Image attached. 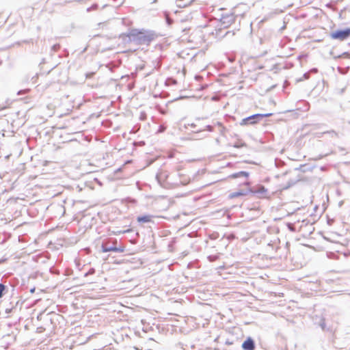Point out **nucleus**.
<instances>
[{
	"instance_id": "f257e3e1",
	"label": "nucleus",
	"mask_w": 350,
	"mask_h": 350,
	"mask_svg": "<svg viewBox=\"0 0 350 350\" xmlns=\"http://www.w3.org/2000/svg\"><path fill=\"white\" fill-rule=\"evenodd\" d=\"M157 37L154 31L133 29L128 33H122L120 36L124 41L126 42H133L137 45H149L151 42Z\"/></svg>"
},
{
	"instance_id": "f03ea898",
	"label": "nucleus",
	"mask_w": 350,
	"mask_h": 350,
	"mask_svg": "<svg viewBox=\"0 0 350 350\" xmlns=\"http://www.w3.org/2000/svg\"><path fill=\"white\" fill-rule=\"evenodd\" d=\"M101 251L103 252H114L122 253L125 251V246L122 244L118 245V240L114 238H111L103 241L101 244Z\"/></svg>"
},
{
	"instance_id": "7ed1b4c3",
	"label": "nucleus",
	"mask_w": 350,
	"mask_h": 350,
	"mask_svg": "<svg viewBox=\"0 0 350 350\" xmlns=\"http://www.w3.org/2000/svg\"><path fill=\"white\" fill-rule=\"evenodd\" d=\"M223 12L220 15V23L224 28L229 27L232 23L235 22V17L232 14L230 10H221Z\"/></svg>"
},
{
	"instance_id": "20e7f679",
	"label": "nucleus",
	"mask_w": 350,
	"mask_h": 350,
	"mask_svg": "<svg viewBox=\"0 0 350 350\" xmlns=\"http://www.w3.org/2000/svg\"><path fill=\"white\" fill-rule=\"evenodd\" d=\"M350 36V28L344 29H338L330 33V37L334 40H338L340 41L347 39Z\"/></svg>"
},
{
	"instance_id": "39448f33",
	"label": "nucleus",
	"mask_w": 350,
	"mask_h": 350,
	"mask_svg": "<svg viewBox=\"0 0 350 350\" xmlns=\"http://www.w3.org/2000/svg\"><path fill=\"white\" fill-rule=\"evenodd\" d=\"M247 10V6L245 3H240L238 5L233 8L230 12L234 15L235 18L238 17L242 18L244 16V14Z\"/></svg>"
},
{
	"instance_id": "423d86ee",
	"label": "nucleus",
	"mask_w": 350,
	"mask_h": 350,
	"mask_svg": "<svg viewBox=\"0 0 350 350\" xmlns=\"http://www.w3.org/2000/svg\"><path fill=\"white\" fill-rule=\"evenodd\" d=\"M260 120H261V116L259 113H256L248 116L247 118H243L240 124L242 126L244 125H253L258 123Z\"/></svg>"
},
{
	"instance_id": "0eeeda50",
	"label": "nucleus",
	"mask_w": 350,
	"mask_h": 350,
	"mask_svg": "<svg viewBox=\"0 0 350 350\" xmlns=\"http://www.w3.org/2000/svg\"><path fill=\"white\" fill-rule=\"evenodd\" d=\"M249 176V173L245 171H241L237 173L232 174L230 177L232 178H243V184L249 185V182L247 181V178Z\"/></svg>"
},
{
	"instance_id": "6e6552de",
	"label": "nucleus",
	"mask_w": 350,
	"mask_h": 350,
	"mask_svg": "<svg viewBox=\"0 0 350 350\" xmlns=\"http://www.w3.org/2000/svg\"><path fill=\"white\" fill-rule=\"evenodd\" d=\"M241 347L244 350H254L256 347L254 340L251 337H248L243 342Z\"/></svg>"
},
{
	"instance_id": "1a4fd4ad",
	"label": "nucleus",
	"mask_w": 350,
	"mask_h": 350,
	"mask_svg": "<svg viewBox=\"0 0 350 350\" xmlns=\"http://www.w3.org/2000/svg\"><path fill=\"white\" fill-rule=\"evenodd\" d=\"M249 193L258 194L259 198H264L267 193V189L262 185H260L256 189H249Z\"/></svg>"
},
{
	"instance_id": "9d476101",
	"label": "nucleus",
	"mask_w": 350,
	"mask_h": 350,
	"mask_svg": "<svg viewBox=\"0 0 350 350\" xmlns=\"http://www.w3.org/2000/svg\"><path fill=\"white\" fill-rule=\"evenodd\" d=\"M152 217L153 215H140L137 217V221L139 223H148L152 221Z\"/></svg>"
},
{
	"instance_id": "9b49d317",
	"label": "nucleus",
	"mask_w": 350,
	"mask_h": 350,
	"mask_svg": "<svg viewBox=\"0 0 350 350\" xmlns=\"http://www.w3.org/2000/svg\"><path fill=\"white\" fill-rule=\"evenodd\" d=\"M318 325L321 328V329L323 332H331L332 331V329L327 326L325 320L323 318H321L320 319L319 323H318Z\"/></svg>"
},
{
	"instance_id": "f8f14e48",
	"label": "nucleus",
	"mask_w": 350,
	"mask_h": 350,
	"mask_svg": "<svg viewBox=\"0 0 350 350\" xmlns=\"http://www.w3.org/2000/svg\"><path fill=\"white\" fill-rule=\"evenodd\" d=\"M248 193H249V189H247V190H242V191H237V192L232 193L231 194V197L232 198H235V197H238V196H245Z\"/></svg>"
},
{
	"instance_id": "ddd939ff",
	"label": "nucleus",
	"mask_w": 350,
	"mask_h": 350,
	"mask_svg": "<svg viewBox=\"0 0 350 350\" xmlns=\"http://www.w3.org/2000/svg\"><path fill=\"white\" fill-rule=\"evenodd\" d=\"M323 134H328L332 138H337L339 137L338 133L334 130L327 131L321 133V135Z\"/></svg>"
},
{
	"instance_id": "4468645a",
	"label": "nucleus",
	"mask_w": 350,
	"mask_h": 350,
	"mask_svg": "<svg viewBox=\"0 0 350 350\" xmlns=\"http://www.w3.org/2000/svg\"><path fill=\"white\" fill-rule=\"evenodd\" d=\"M299 178L288 180L287 185L283 187L284 189H287L293 186L297 182L299 181Z\"/></svg>"
},
{
	"instance_id": "2eb2a0df",
	"label": "nucleus",
	"mask_w": 350,
	"mask_h": 350,
	"mask_svg": "<svg viewBox=\"0 0 350 350\" xmlns=\"http://www.w3.org/2000/svg\"><path fill=\"white\" fill-rule=\"evenodd\" d=\"M5 291V286L0 283V298H1L4 295V291Z\"/></svg>"
},
{
	"instance_id": "dca6fc26",
	"label": "nucleus",
	"mask_w": 350,
	"mask_h": 350,
	"mask_svg": "<svg viewBox=\"0 0 350 350\" xmlns=\"http://www.w3.org/2000/svg\"><path fill=\"white\" fill-rule=\"evenodd\" d=\"M244 146H246V144L244 142H237L234 144V147L237 148H239Z\"/></svg>"
},
{
	"instance_id": "f3484780",
	"label": "nucleus",
	"mask_w": 350,
	"mask_h": 350,
	"mask_svg": "<svg viewBox=\"0 0 350 350\" xmlns=\"http://www.w3.org/2000/svg\"><path fill=\"white\" fill-rule=\"evenodd\" d=\"M98 4L94 3L92 6H90V8H88L87 9V12H90V11H92V10H96L98 8Z\"/></svg>"
},
{
	"instance_id": "a211bd4d",
	"label": "nucleus",
	"mask_w": 350,
	"mask_h": 350,
	"mask_svg": "<svg viewBox=\"0 0 350 350\" xmlns=\"http://www.w3.org/2000/svg\"><path fill=\"white\" fill-rule=\"evenodd\" d=\"M340 57L350 58V54L348 52H344L342 54L338 55V57H335V58H340Z\"/></svg>"
},
{
	"instance_id": "6ab92c4d",
	"label": "nucleus",
	"mask_w": 350,
	"mask_h": 350,
	"mask_svg": "<svg viewBox=\"0 0 350 350\" xmlns=\"http://www.w3.org/2000/svg\"><path fill=\"white\" fill-rule=\"evenodd\" d=\"M208 258L210 262H213V261H215L216 260H217L218 256H217V255H211V256H208Z\"/></svg>"
},
{
	"instance_id": "aec40b11",
	"label": "nucleus",
	"mask_w": 350,
	"mask_h": 350,
	"mask_svg": "<svg viewBox=\"0 0 350 350\" xmlns=\"http://www.w3.org/2000/svg\"><path fill=\"white\" fill-rule=\"evenodd\" d=\"M94 273H95V269L94 268H91L87 273H85L84 276L87 277L89 275L94 274Z\"/></svg>"
},
{
	"instance_id": "412c9836",
	"label": "nucleus",
	"mask_w": 350,
	"mask_h": 350,
	"mask_svg": "<svg viewBox=\"0 0 350 350\" xmlns=\"http://www.w3.org/2000/svg\"><path fill=\"white\" fill-rule=\"evenodd\" d=\"M130 231H131V229H128V230H119V231H117V232H114L113 233L115 234H124V233H126V232H129Z\"/></svg>"
},
{
	"instance_id": "4be33fe9",
	"label": "nucleus",
	"mask_w": 350,
	"mask_h": 350,
	"mask_svg": "<svg viewBox=\"0 0 350 350\" xmlns=\"http://www.w3.org/2000/svg\"><path fill=\"white\" fill-rule=\"evenodd\" d=\"M60 48V45L59 44H54L51 49L53 51H57Z\"/></svg>"
},
{
	"instance_id": "5701e85b",
	"label": "nucleus",
	"mask_w": 350,
	"mask_h": 350,
	"mask_svg": "<svg viewBox=\"0 0 350 350\" xmlns=\"http://www.w3.org/2000/svg\"><path fill=\"white\" fill-rule=\"evenodd\" d=\"M204 130H207V131H208L210 132H212V131H213V126H211V125H206L205 126V129H203L202 131H204Z\"/></svg>"
},
{
	"instance_id": "b1692460",
	"label": "nucleus",
	"mask_w": 350,
	"mask_h": 350,
	"mask_svg": "<svg viewBox=\"0 0 350 350\" xmlns=\"http://www.w3.org/2000/svg\"><path fill=\"white\" fill-rule=\"evenodd\" d=\"M259 115L261 116V120L265 118V117H269V116H272V113H259Z\"/></svg>"
},
{
	"instance_id": "393cba45",
	"label": "nucleus",
	"mask_w": 350,
	"mask_h": 350,
	"mask_svg": "<svg viewBox=\"0 0 350 350\" xmlns=\"http://www.w3.org/2000/svg\"><path fill=\"white\" fill-rule=\"evenodd\" d=\"M310 77V73L309 72H306L305 74H304L303 75V78L304 79H308Z\"/></svg>"
},
{
	"instance_id": "a878e982",
	"label": "nucleus",
	"mask_w": 350,
	"mask_h": 350,
	"mask_svg": "<svg viewBox=\"0 0 350 350\" xmlns=\"http://www.w3.org/2000/svg\"><path fill=\"white\" fill-rule=\"evenodd\" d=\"M182 0H177V5L178 7H185L186 5L181 3Z\"/></svg>"
},
{
	"instance_id": "bb28decb",
	"label": "nucleus",
	"mask_w": 350,
	"mask_h": 350,
	"mask_svg": "<svg viewBox=\"0 0 350 350\" xmlns=\"http://www.w3.org/2000/svg\"><path fill=\"white\" fill-rule=\"evenodd\" d=\"M288 229L292 231V232H294L295 231V228L293 226L292 224H288Z\"/></svg>"
},
{
	"instance_id": "cd10ccee",
	"label": "nucleus",
	"mask_w": 350,
	"mask_h": 350,
	"mask_svg": "<svg viewBox=\"0 0 350 350\" xmlns=\"http://www.w3.org/2000/svg\"><path fill=\"white\" fill-rule=\"evenodd\" d=\"M189 29H187V28H185L182 30L183 32H185V33H187V31H189Z\"/></svg>"
},
{
	"instance_id": "c85d7f7f",
	"label": "nucleus",
	"mask_w": 350,
	"mask_h": 350,
	"mask_svg": "<svg viewBox=\"0 0 350 350\" xmlns=\"http://www.w3.org/2000/svg\"><path fill=\"white\" fill-rule=\"evenodd\" d=\"M34 291H35V288H31V289L30 290V292H31V293H34Z\"/></svg>"
},
{
	"instance_id": "c756f323",
	"label": "nucleus",
	"mask_w": 350,
	"mask_h": 350,
	"mask_svg": "<svg viewBox=\"0 0 350 350\" xmlns=\"http://www.w3.org/2000/svg\"><path fill=\"white\" fill-rule=\"evenodd\" d=\"M218 125L219 126V127H221V129H224V128L221 126V123L218 122Z\"/></svg>"
},
{
	"instance_id": "7c9ffc66",
	"label": "nucleus",
	"mask_w": 350,
	"mask_h": 350,
	"mask_svg": "<svg viewBox=\"0 0 350 350\" xmlns=\"http://www.w3.org/2000/svg\"><path fill=\"white\" fill-rule=\"evenodd\" d=\"M190 125H191V127H193V128L196 127V124H191Z\"/></svg>"
},
{
	"instance_id": "2f4dec72",
	"label": "nucleus",
	"mask_w": 350,
	"mask_h": 350,
	"mask_svg": "<svg viewBox=\"0 0 350 350\" xmlns=\"http://www.w3.org/2000/svg\"><path fill=\"white\" fill-rule=\"evenodd\" d=\"M303 80V79H299V80H297L298 81H301Z\"/></svg>"
}]
</instances>
